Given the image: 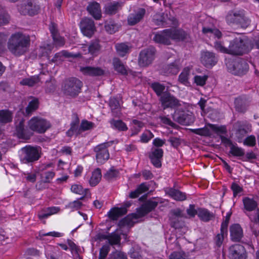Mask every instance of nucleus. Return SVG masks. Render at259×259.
I'll list each match as a JSON object with an SVG mask.
<instances>
[{"instance_id":"f257e3e1","label":"nucleus","mask_w":259,"mask_h":259,"mask_svg":"<svg viewBox=\"0 0 259 259\" xmlns=\"http://www.w3.org/2000/svg\"><path fill=\"white\" fill-rule=\"evenodd\" d=\"M30 38L28 35L22 32H15L8 38L7 48L14 56L19 57L28 52Z\"/></svg>"},{"instance_id":"f03ea898","label":"nucleus","mask_w":259,"mask_h":259,"mask_svg":"<svg viewBox=\"0 0 259 259\" xmlns=\"http://www.w3.org/2000/svg\"><path fill=\"white\" fill-rule=\"evenodd\" d=\"M226 20L229 25H236L243 29L248 27L251 22L245 11L242 9L229 11L226 17Z\"/></svg>"},{"instance_id":"7ed1b4c3","label":"nucleus","mask_w":259,"mask_h":259,"mask_svg":"<svg viewBox=\"0 0 259 259\" xmlns=\"http://www.w3.org/2000/svg\"><path fill=\"white\" fill-rule=\"evenodd\" d=\"M250 40L246 36L236 37L230 41L228 54L242 55L249 50Z\"/></svg>"},{"instance_id":"20e7f679","label":"nucleus","mask_w":259,"mask_h":259,"mask_svg":"<svg viewBox=\"0 0 259 259\" xmlns=\"http://www.w3.org/2000/svg\"><path fill=\"white\" fill-rule=\"evenodd\" d=\"M82 82L78 79L73 77L66 80L63 87L65 94L72 97H76L80 92Z\"/></svg>"},{"instance_id":"39448f33","label":"nucleus","mask_w":259,"mask_h":259,"mask_svg":"<svg viewBox=\"0 0 259 259\" xmlns=\"http://www.w3.org/2000/svg\"><path fill=\"white\" fill-rule=\"evenodd\" d=\"M22 152L21 161L24 163L33 162L40 157V148L26 146L21 149Z\"/></svg>"},{"instance_id":"423d86ee","label":"nucleus","mask_w":259,"mask_h":259,"mask_svg":"<svg viewBox=\"0 0 259 259\" xmlns=\"http://www.w3.org/2000/svg\"><path fill=\"white\" fill-rule=\"evenodd\" d=\"M228 70L235 75L242 76L248 71L249 66L247 61L242 59H238L231 63L227 64Z\"/></svg>"},{"instance_id":"0eeeda50","label":"nucleus","mask_w":259,"mask_h":259,"mask_svg":"<svg viewBox=\"0 0 259 259\" xmlns=\"http://www.w3.org/2000/svg\"><path fill=\"white\" fill-rule=\"evenodd\" d=\"M156 49L149 47L141 51L138 58V64L141 67H147L152 63L155 58Z\"/></svg>"},{"instance_id":"6e6552de","label":"nucleus","mask_w":259,"mask_h":259,"mask_svg":"<svg viewBox=\"0 0 259 259\" xmlns=\"http://www.w3.org/2000/svg\"><path fill=\"white\" fill-rule=\"evenodd\" d=\"M29 128L39 134L44 133L50 127V123L46 119L38 117H32L28 123Z\"/></svg>"},{"instance_id":"1a4fd4ad","label":"nucleus","mask_w":259,"mask_h":259,"mask_svg":"<svg viewBox=\"0 0 259 259\" xmlns=\"http://www.w3.org/2000/svg\"><path fill=\"white\" fill-rule=\"evenodd\" d=\"M114 141H111L101 144L94 148L96 153V159L98 163L103 164L109 158V153L107 148L113 144Z\"/></svg>"},{"instance_id":"9d476101","label":"nucleus","mask_w":259,"mask_h":259,"mask_svg":"<svg viewBox=\"0 0 259 259\" xmlns=\"http://www.w3.org/2000/svg\"><path fill=\"white\" fill-rule=\"evenodd\" d=\"M39 10V6L34 0H23L22 3L18 6L19 12L24 15L34 16L38 14Z\"/></svg>"},{"instance_id":"9b49d317","label":"nucleus","mask_w":259,"mask_h":259,"mask_svg":"<svg viewBox=\"0 0 259 259\" xmlns=\"http://www.w3.org/2000/svg\"><path fill=\"white\" fill-rule=\"evenodd\" d=\"M174 120L179 123L188 125L194 121V117L191 112L184 111H178L176 112L174 115Z\"/></svg>"},{"instance_id":"f8f14e48","label":"nucleus","mask_w":259,"mask_h":259,"mask_svg":"<svg viewBox=\"0 0 259 259\" xmlns=\"http://www.w3.org/2000/svg\"><path fill=\"white\" fill-rule=\"evenodd\" d=\"M80 28L84 35L91 37L96 31L94 21L90 18H84L80 22Z\"/></svg>"},{"instance_id":"ddd939ff","label":"nucleus","mask_w":259,"mask_h":259,"mask_svg":"<svg viewBox=\"0 0 259 259\" xmlns=\"http://www.w3.org/2000/svg\"><path fill=\"white\" fill-rule=\"evenodd\" d=\"M160 101L164 109L175 108L181 105L179 100L167 92L161 95Z\"/></svg>"},{"instance_id":"4468645a","label":"nucleus","mask_w":259,"mask_h":259,"mask_svg":"<svg viewBox=\"0 0 259 259\" xmlns=\"http://www.w3.org/2000/svg\"><path fill=\"white\" fill-rule=\"evenodd\" d=\"M153 40L156 43L169 45L170 44L171 29H165L162 31L154 33Z\"/></svg>"},{"instance_id":"2eb2a0df","label":"nucleus","mask_w":259,"mask_h":259,"mask_svg":"<svg viewBox=\"0 0 259 259\" xmlns=\"http://www.w3.org/2000/svg\"><path fill=\"white\" fill-rule=\"evenodd\" d=\"M201 63L206 67L210 68L215 65L218 62L215 54L208 51H203L201 54Z\"/></svg>"},{"instance_id":"dca6fc26","label":"nucleus","mask_w":259,"mask_h":259,"mask_svg":"<svg viewBox=\"0 0 259 259\" xmlns=\"http://www.w3.org/2000/svg\"><path fill=\"white\" fill-rule=\"evenodd\" d=\"M229 257L230 259H245V250L244 246L240 244H235L229 248Z\"/></svg>"},{"instance_id":"f3484780","label":"nucleus","mask_w":259,"mask_h":259,"mask_svg":"<svg viewBox=\"0 0 259 259\" xmlns=\"http://www.w3.org/2000/svg\"><path fill=\"white\" fill-rule=\"evenodd\" d=\"M163 154V151L162 149L152 148L149 154V158L151 163L156 167H160L161 166V159Z\"/></svg>"},{"instance_id":"a211bd4d","label":"nucleus","mask_w":259,"mask_h":259,"mask_svg":"<svg viewBox=\"0 0 259 259\" xmlns=\"http://www.w3.org/2000/svg\"><path fill=\"white\" fill-rule=\"evenodd\" d=\"M146 13V10L144 8H139L133 13L129 14L127 17L128 24L133 26L139 23L143 19Z\"/></svg>"},{"instance_id":"6ab92c4d","label":"nucleus","mask_w":259,"mask_h":259,"mask_svg":"<svg viewBox=\"0 0 259 259\" xmlns=\"http://www.w3.org/2000/svg\"><path fill=\"white\" fill-rule=\"evenodd\" d=\"M80 71L84 75L91 76H100L104 74V71L99 67H81L80 68Z\"/></svg>"},{"instance_id":"aec40b11","label":"nucleus","mask_w":259,"mask_h":259,"mask_svg":"<svg viewBox=\"0 0 259 259\" xmlns=\"http://www.w3.org/2000/svg\"><path fill=\"white\" fill-rule=\"evenodd\" d=\"M158 202L149 200L144 202L138 210V212L141 217L144 216L152 211L158 205Z\"/></svg>"},{"instance_id":"412c9836","label":"nucleus","mask_w":259,"mask_h":259,"mask_svg":"<svg viewBox=\"0 0 259 259\" xmlns=\"http://www.w3.org/2000/svg\"><path fill=\"white\" fill-rule=\"evenodd\" d=\"M154 22L157 25H161L163 27L175 25L177 23L175 18H169L167 15L160 16L158 18L154 19Z\"/></svg>"},{"instance_id":"4be33fe9","label":"nucleus","mask_w":259,"mask_h":259,"mask_svg":"<svg viewBox=\"0 0 259 259\" xmlns=\"http://www.w3.org/2000/svg\"><path fill=\"white\" fill-rule=\"evenodd\" d=\"M87 10L95 19L99 20L101 18V10L99 3H90L87 7Z\"/></svg>"},{"instance_id":"5701e85b","label":"nucleus","mask_w":259,"mask_h":259,"mask_svg":"<svg viewBox=\"0 0 259 259\" xmlns=\"http://www.w3.org/2000/svg\"><path fill=\"white\" fill-rule=\"evenodd\" d=\"M16 131L17 136L23 139H28L30 138V135L27 130L25 128L24 120L21 119L16 125Z\"/></svg>"},{"instance_id":"b1692460","label":"nucleus","mask_w":259,"mask_h":259,"mask_svg":"<svg viewBox=\"0 0 259 259\" xmlns=\"http://www.w3.org/2000/svg\"><path fill=\"white\" fill-rule=\"evenodd\" d=\"M234 104L237 111L244 113L247 110L249 102L245 97H239L235 99Z\"/></svg>"},{"instance_id":"393cba45","label":"nucleus","mask_w":259,"mask_h":259,"mask_svg":"<svg viewBox=\"0 0 259 259\" xmlns=\"http://www.w3.org/2000/svg\"><path fill=\"white\" fill-rule=\"evenodd\" d=\"M122 8V4L120 3L113 2L107 4L104 8L105 13L109 15H113L116 14Z\"/></svg>"},{"instance_id":"a878e982","label":"nucleus","mask_w":259,"mask_h":259,"mask_svg":"<svg viewBox=\"0 0 259 259\" xmlns=\"http://www.w3.org/2000/svg\"><path fill=\"white\" fill-rule=\"evenodd\" d=\"M121 234L118 233L117 231L108 233V245L114 247L115 245L118 246L121 244Z\"/></svg>"},{"instance_id":"bb28decb","label":"nucleus","mask_w":259,"mask_h":259,"mask_svg":"<svg viewBox=\"0 0 259 259\" xmlns=\"http://www.w3.org/2000/svg\"><path fill=\"white\" fill-rule=\"evenodd\" d=\"M230 234L232 239L235 241H239L242 237L243 232L239 224H234L230 227Z\"/></svg>"},{"instance_id":"cd10ccee","label":"nucleus","mask_w":259,"mask_h":259,"mask_svg":"<svg viewBox=\"0 0 259 259\" xmlns=\"http://www.w3.org/2000/svg\"><path fill=\"white\" fill-rule=\"evenodd\" d=\"M252 222L250 224L251 229L255 237L259 235V209H257L253 216H250Z\"/></svg>"},{"instance_id":"c85d7f7f","label":"nucleus","mask_w":259,"mask_h":259,"mask_svg":"<svg viewBox=\"0 0 259 259\" xmlns=\"http://www.w3.org/2000/svg\"><path fill=\"white\" fill-rule=\"evenodd\" d=\"M127 209L125 207H114L108 212V217L113 220H117L119 217L126 214Z\"/></svg>"},{"instance_id":"c756f323","label":"nucleus","mask_w":259,"mask_h":259,"mask_svg":"<svg viewBox=\"0 0 259 259\" xmlns=\"http://www.w3.org/2000/svg\"><path fill=\"white\" fill-rule=\"evenodd\" d=\"M113 65L114 70L121 74L126 75L128 74L126 68L118 58L115 57L113 59Z\"/></svg>"},{"instance_id":"7c9ffc66","label":"nucleus","mask_w":259,"mask_h":259,"mask_svg":"<svg viewBox=\"0 0 259 259\" xmlns=\"http://www.w3.org/2000/svg\"><path fill=\"white\" fill-rule=\"evenodd\" d=\"M197 215L204 222H208L214 217L212 213L203 208H198Z\"/></svg>"},{"instance_id":"2f4dec72","label":"nucleus","mask_w":259,"mask_h":259,"mask_svg":"<svg viewBox=\"0 0 259 259\" xmlns=\"http://www.w3.org/2000/svg\"><path fill=\"white\" fill-rule=\"evenodd\" d=\"M171 39L177 40H185L187 39V33L182 29H171Z\"/></svg>"},{"instance_id":"473e14b6","label":"nucleus","mask_w":259,"mask_h":259,"mask_svg":"<svg viewBox=\"0 0 259 259\" xmlns=\"http://www.w3.org/2000/svg\"><path fill=\"white\" fill-rule=\"evenodd\" d=\"M59 210V208L56 207H48L46 209L39 212L38 217L40 220L46 219L49 216L57 213Z\"/></svg>"},{"instance_id":"72a5a7b5","label":"nucleus","mask_w":259,"mask_h":259,"mask_svg":"<svg viewBox=\"0 0 259 259\" xmlns=\"http://www.w3.org/2000/svg\"><path fill=\"white\" fill-rule=\"evenodd\" d=\"M130 47L126 43H118L115 45L117 54L120 57H124L129 53Z\"/></svg>"},{"instance_id":"f704fd0d","label":"nucleus","mask_w":259,"mask_h":259,"mask_svg":"<svg viewBox=\"0 0 259 259\" xmlns=\"http://www.w3.org/2000/svg\"><path fill=\"white\" fill-rule=\"evenodd\" d=\"M62 56H64L66 58H76L80 57L81 54L80 53L72 54L66 51H62L59 53H56L54 57L51 60V61L52 62H55L58 60L59 58H60Z\"/></svg>"},{"instance_id":"c9c22d12","label":"nucleus","mask_w":259,"mask_h":259,"mask_svg":"<svg viewBox=\"0 0 259 259\" xmlns=\"http://www.w3.org/2000/svg\"><path fill=\"white\" fill-rule=\"evenodd\" d=\"M39 101L38 99L33 98L28 103V105L26 108L25 114L26 115H29L32 112L35 111L38 108Z\"/></svg>"},{"instance_id":"e433bc0d","label":"nucleus","mask_w":259,"mask_h":259,"mask_svg":"<svg viewBox=\"0 0 259 259\" xmlns=\"http://www.w3.org/2000/svg\"><path fill=\"white\" fill-rule=\"evenodd\" d=\"M243 203L245 209L248 211H253L257 207L256 202L254 199L249 197L244 198Z\"/></svg>"},{"instance_id":"4c0bfd02","label":"nucleus","mask_w":259,"mask_h":259,"mask_svg":"<svg viewBox=\"0 0 259 259\" xmlns=\"http://www.w3.org/2000/svg\"><path fill=\"white\" fill-rule=\"evenodd\" d=\"M168 195L178 201H183L186 199L185 193L174 189H170L168 191Z\"/></svg>"},{"instance_id":"58836bf2","label":"nucleus","mask_w":259,"mask_h":259,"mask_svg":"<svg viewBox=\"0 0 259 259\" xmlns=\"http://www.w3.org/2000/svg\"><path fill=\"white\" fill-rule=\"evenodd\" d=\"M101 172L100 168H98L93 172L89 182L91 186L94 187L96 186L100 181L101 179Z\"/></svg>"},{"instance_id":"ea45409f","label":"nucleus","mask_w":259,"mask_h":259,"mask_svg":"<svg viewBox=\"0 0 259 259\" xmlns=\"http://www.w3.org/2000/svg\"><path fill=\"white\" fill-rule=\"evenodd\" d=\"M109 106L113 115L115 117L118 116L120 114L119 101L116 98H111L109 101Z\"/></svg>"},{"instance_id":"a19ab883","label":"nucleus","mask_w":259,"mask_h":259,"mask_svg":"<svg viewBox=\"0 0 259 259\" xmlns=\"http://www.w3.org/2000/svg\"><path fill=\"white\" fill-rule=\"evenodd\" d=\"M100 49L101 46L98 40H93L91 41L88 47V52L93 56H97L99 54Z\"/></svg>"},{"instance_id":"79ce46f5","label":"nucleus","mask_w":259,"mask_h":259,"mask_svg":"<svg viewBox=\"0 0 259 259\" xmlns=\"http://www.w3.org/2000/svg\"><path fill=\"white\" fill-rule=\"evenodd\" d=\"M111 127L114 129L117 130L119 131H125L127 130L125 123L121 120H114L112 119L110 121Z\"/></svg>"},{"instance_id":"37998d69","label":"nucleus","mask_w":259,"mask_h":259,"mask_svg":"<svg viewBox=\"0 0 259 259\" xmlns=\"http://www.w3.org/2000/svg\"><path fill=\"white\" fill-rule=\"evenodd\" d=\"M12 113L8 110L0 111V122L7 123L12 121Z\"/></svg>"},{"instance_id":"c03bdc74","label":"nucleus","mask_w":259,"mask_h":259,"mask_svg":"<svg viewBox=\"0 0 259 259\" xmlns=\"http://www.w3.org/2000/svg\"><path fill=\"white\" fill-rule=\"evenodd\" d=\"M136 219V214H132L131 215H128L119 221V226L120 227L124 226H132L134 224L133 220Z\"/></svg>"},{"instance_id":"a18cd8bd","label":"nucleus","mask_w":259,"mask_h":259,"mask_svg":"<svg viewBox=\"0 0 259 259\" xmlns=\"http://www.w3.org/2000/svg\"><path fill=\"white\" fill-rule=\"evenodd\" d=\"M39 81V79L38 76H31L30 78H27L23 79L20 81V84L23 85H28V87H33L36 83L38 82Z\"/></svg>"},{"instance_id":"49530a36","label":"nucleus","mask_w":259,"mask_h":259,"mask_svg":"<svg viewBox=\"0 0 259 259\" xmlns=\"http://www.w3.org/2000/svg\"><path fill=\"white\" fill-rule=\"evenodd\" d=\"M166 74H176L179 72V66L177 62H173L165 67Z\"/></svg>"},{"instance_id":"de8ad7c7","label":"nucleus","mask_w":259,"mask_h":259,"mask_svg":"<svg viewBox=\"0 0 259 259\" xmlns=\"http://www.w3.org/2000/svg\"><path fill=\"white\" fill-rule=\"evenodd\" d=\"M169 259H190L188 253L183 251H174L168 256Z\"/></svg>"},{"instance_id":"09e8293b","label":"nucleus","mask_w":259,"mask_h":259,"mask_svg":"<svg viewBox=\"0 0 259 259\" xmlns=\"http://www.w3.org/2000/svg\"><path fill=\"white\" fill-rule=\"evenodd\" d=\"M151 88L158 96H161L163 93L165 92H164L165 89V86L159 82H154L152 83Z\"/></svg>"},{"instance_id":"8fccbe9b","label":"nucleus","mask_w":259,"mask_h":259,"mask_svg":"<svg viewBox=\"0 0 259 259\" xmlns=\"http://www.w3.org/2000/svg\"><path fill=\"white\" fill-rule=\"evenodd\" d=\"M230 153L237 157L243 156L245 154L244 150L235 145H233L230 148Z\"/></svg>"},{"instance_id":"3c124183","label":"nucleus","mask_w":259,"mask_h":259,"mask_svg":"<svg viewBox=\"0 0 259 259\" xmlns=\"http://www.w3.org/2000/svg\"><path fill=\"white\" fill-rule=\"evenodd\" d=\"M170 225L176 229H180L184 226V222L179 218L169 217Z\"/></svg>"},{"instance_id":"603ef678","label":"nucleus","mask_w":259,"mask_h":259,"mask_svg":"<svg viewBox=\"0 0 259 259\" xmlns=\"http://www.w3.org/2000/svg\"><path fill=\"white\" fill-rule=\"evenodd\" d=\"M118 175V170L117 169H115L114 167H112L104 175V178L106 179L107 180L110 181L114 178L117 177Z\"/></svg>"},{"instance_id":"864d4df0","label":"nucleus","mask_w":259,"mask_h":259,"mask_svg":"<svg viewBox=\"0 0 259 259\" xmlns=\"http://www.w3.org/2000/svg\"><path fill=\"white\" fill-rule=\"evenodd\" d=\"M191 131L194 134L201 136L208 137L211 135L210 131L206 127L200 128L191 129Z\"/></svg>"},{"instance_id":"5fc2aeb1","label":"nucleus","mask_w":259,"mask_h":259,"mask_svg":"<svg viewBox=\"0 0 259 259\" xmlns=\"http://www.w3.org/2000/svg\"><path fill=\"white\" fill-rule=\"evenodd\" d=\"M119 26L114 23L109 22L106 23L105 25V28L107 32L110 34H113L118 30Z\"/></svg>"},{"instance_id":"6e6d98bb","label":"nucleus","mask_w":259,"mask_h":259,"mask_svg":"<svg viewBox=\"0 0 259 259\" xmlns=\"http://www.w3.org/2000/svg\"><path fill=\"white\" fill-rule=\"evenodd\" d=\"M208 125L217 134H226L227 133L226 127L224 125L219 126L216 124L210 123L208 124Z\"/></svg>"},{"instance_id":"4d7b16f0","label":"nucleus","mask_w":259,"mask_h":259,"mask_svg":"<svg viewBox=\"0 0 259 259\" xmlns=\"http://www.w3.org/2000/svg\"><path fill=\"white\" fill-rule=\"evenodd\" d=\"M110 247L109 245L105 244L100 249L98 259H105L109 251Z\"/></svg>"},{"instance_id":"13d9d810","label":"nucleus","mask_w":259,"mask_h":259,"mask_svg":"<svg viewBox=\"0 0 259 259\" xmlns=\"http://www.w3.org/2000/svg\"><path fill=\"white\" fill-rule=\"evenodd\" d=\"M112 259H127V255L123 251L116 250L110 254Z\"/></svg>"},{"instance_id":"bf43d9fd","label":"nucleus","mask_w":259,"mask_h":259,"mask_svg":"<svg viewBox=\"0 0 259 259\" xmlns=\"http://www.w3.org/2000/svg\"><path fill=\"white\" fill-rule=\"evenodd\" d=\"M189 74V69L187 68H185L179 76V81L185 84L188 82Z\"/></svg>"},{"instance_id":"052dcab7","label":"nucleus","mask_w":259,"mask_h":259,"mask_svg":"<svg viewBox=\"0 0 259 259\" xmlns=\"http://www.w3.org/2000/svg\"><path fill=\"white\" fill-rule=\"evenodd\" d=\"M207 75H196L194 77V81L198 85L203 86L205 84L206 81L207 79Z\"/></svg>"},{"instance_id":"680f3d73","label":"nucleus","mask_w":259,"mask_h":259,"mask_svg":"<svg viewBox=\"0 0 259 259\" xmlns=\"http://www.w3.org/2000/svg\"><path fill=\"white\" fill-rule=\"evenodd\" d=\"M94 123L86 120H82L79 128V131H85L93 127Z\"/></svg>"},{"instance_id":"e2e57ef3","label":"nucleus","mask_w":259,"mask_h":259,"mask_svg":"<svg viewBox=\"0 0 259 259\" xmlns=\"http://www.w3.org/2000/svg\"><path fill=\"white\" fill-rule=\"evenodd\" d=\"M154 135L149 131H147L144 132L141 136V141L143 143H147L150 140Z\"/></svg>"},{"instance_id":"0e129e2a","label":"nucleus","mask_w":259,"mask_h":259,"mask_svg":"<svg viewBox=\"0 0 259 259\" xmlns=\"http://www.w3.org/2000/svg\"><path fill=\"white\" fill-rule=\"evenodd\" d=\"M214 47L218 51H220L223 53L228 54V48L225 47L221 41H215L214 42Z\"/></svg>"},{"instance_id":"69168bd1","label":"nucleus","mask_w":259,"mask_h":259,"mask_svg":"<svg viewBox=\"0 0 259 259\" xmlns=\"http://www.w3.org/2000/svg\"><path fill=\"white\" fill-rule=\"evenodd\" d=\"M71 190L73 193L83 195L85 194V190H84L81 185H73L71 186Z\"/></svg>"},{"instance_id":"338daca9","label":"nucleus","mask_w":259,"mask_h":259,"mask_svg":"<svg viewBox=\"0 0 259 259\" xmlns=\"http://www.w3.org/2000/svg\"><path fill=\"white\" fill-rule=\"evenodd\" d=\"M8 39V35L3 33L0 32V51L2 52L4 49L5 44Z\"/></svg>"},{"instance_id":"774afa93","label":"nucleus","mask_w":259,"mask_h":259,"mask_svg":"<svg viewBox=\"0 0 259 259\" xmlns=\"http://www.w3.org/2000/svg\"><path fill=\"white\" fill-rule=\"evenodd\" d=\"M226 233H223L222 232H221V233L218 234L215 239V243L217 246L220 247L221 245L222 244V243L223 242L224 239V235Z\"/></svg>"}]
</instances>
